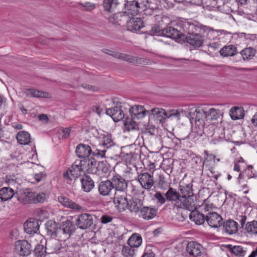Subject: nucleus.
Returning <instances> with one entry per match:
<instances>
[{"label":"nucleus","mask_w":257,"mask_h":257,"mask_svg":"<svg viewBox=\"0 0 257 257\" xmlns=\"http://www.w3.org/2000/svg\"><path fill=\"white\" fill-rule=\"evenodd\" d=\"M113 202L118 207L124 209L128 206V201L126 198V191L114 192Z\"/></svg>","instance_id":"15"},{"label":"nucleus","mask_w":257,"mask_h":257,"mask_svg":"<svg viewBox=\"0 0 257 257\" xmlns=\"http://www.w3.org/2000/svg\"><path fill=\"white\" fill-rule=\"evenodd\" d=\"M97 168V171H101L103 173H107L109 169V165L106 161H104L98 162Z\"/></svg>","instance_id":"57"},{"label":"nucleus","mask_w":257,"mask_h":257,"mask_svg":"<svg viewBox=\"0 0 257 257\" xmlns=\"http://www.w3.org/2000/svg\"><path fill=\"white\" fill-rule=\"evenodd\" d=\"M15 249L20 255L27 256L31 254L32 249L31 244L26 240H19L15 242Z\"/></svg>","instance_id":"10"},{"label":"nucleus","mask_w":257,"mask_h":257,"mask_svg":"<svg viewBox=\"0 0 257 257\" xmlns=\"http://www.w3.org/2000/svg\"><path fill=\"white\" fill-rule=\"evenodd\" d=\"M164 141L167 145V148H173L175 147L176 143H175L174 141L169 138L167 137L165 138Z\"/></svg>","instance_id":"62"},{"label":"nucleus","mask_w":257,"mask_h":257,"mask_svg":"<svg viewBox=\"0 0 257 257\" xmlns=\"http://www.w3.org/2000/svg\"><path fill=\"white\" fill-rule=\"evenodd\" d=\"M47 195L44 193L34 192V203H43L46 199Z\"/></svg>","instance_id":"56"},{"label":"nucleus","mask_w":257,"mask_h":257,"mask_svg":"<svg viewBox=\"0 0 257 257\" xmlns=\"http://www.w3.org/2000/svg\"><path fill=\"white\" fill-rule=\"evenodd\" d=\"M140 3L136 1L133 3L124 4V9L125 13L128 14L131 16L137 15L140 11Z\"/></svg>","instance_id":"37"},{"label":"nucleus","mask_w":257,"mask_h":257,"mask_svg":"<svg viewBox=\"0 0 257 257\" xmlns=\"http://www.w3.org/2000/svg\"><path fill=\"white\" fill-rule=\"evenodd\" d=\"M91 153V147L89 145L84 144H79L75 150L76 156L80 158H87Z\"/></svg>","instance_id":"26"},{"label":"nucleus","mask_w":257,"mask_h":257,"mask_svg":"<svg viewBox=\"0 0 257 257\" xmlns=\"http://www.w3.org/2000/svg\"><path fill=\"white\" fill-rule=\"evenodd\" d=\"M16 194L11 187H4L0 189V199L3 201L11 199L12 197H16Z\"/></svg>","instance_id":"38"},{"label":"nucleus","mask_w":257,"mask_h":257,"mask_svg":"<svg viewBox=\"0 0 257 257\" xmlns=\"http://www.w3.org/2000/svg\"><path fill=\"white\" fill-rule=\"evenodd\" d=\"M174 160L172 158L164 159L162 163V167L168 174L171 173L173 169Z\"/></svg>","instance_id":"51"},{"label":"nucleus","mask_w":257,"mask_h":257,"mask_svg":"<svg viewBox=\"0 0 257 257\" xmlns=\"http://www.w3.org/2000/svg\"><path fill=\"white\" fill-rule=\"evenodd\" d=\"M206 105H202L198 107L192 106L185 111V115L189 118L192 123H195V127H198V124L204 127V119L206 120Z\"/></svg>","instance_id":"2"},{"label":"nucleus","mask_w":257,"mask_h":257,"mask_svg":"<svg viewBox=\"0 0 257 257\" xmlns=\"http://www.w3.org/2000/svg\"><path fill=\"white\" fill-rule=\"evenodd\" d=\"M85 160L76 161L72 166L63 174L65 181L69 184H73L76 179L80 175V173L83 171V162Z\"/></svg>","instance_id":"3"},{"label":"nucleus","mask_w":257,"mask_h":257,"mask_svg":"<svg viewBox=\"0 0 257 257\" xmlns=\"http://www.w3.org/2000/svg\"><path fill=\"white\" fill-rule=\"evenodd\" d=\"M151 33L153 35L163 36L172 39H177L180 35L177 28L171 26L162 28L156 23L152 27Z\"/></svg>","instance_id":"4"},{"label":"nucleus","mask_w":257,"mask_h":257,"mask_svg":"<svg viewBox=\"0 0 257 257\" xmlns=\"http://www.w3.org/2000/svg\"><path fill=\"white\" fill-rule=\"evenodd\" d=\"M126 106L129 107V105L124 103L117 102L115 106L107 109L106 113L111 117L114 121H118L124 118L125 111L123 109H126Z\"/></svg>","instance_id":"5"},{"label":"nucleus","mask_w":257,"mask_h":257,"mask_svg":"<svg viewBox=\"0 0 257 257\" xmlns=\"http://www.w3.org/2000/svg\"><path fill=\"white\" fill-rule=\"evenodd\" d=\"M206 120H216L221 115V112L219 109L214 108H209L206 105Z\"/></svg>","instance_id":"41"},{"label":"nucleus","mask_w":257,"mask_h":257,"mask_svg":"<svg viewBox=\"0 0 257 257\" xmlns=\"http://www.w3.org/2000/svg\"><path fill=\"white\" fill-rule=\"evenodd\" d=\"M238 223L233 220L229 219L223 223V227L226 232L229 234H234L238 231Z\"/></svg>","instance_id":"32"},{"label":"nucleus","mask_w":257,"mask_h":257,"mask_svg":"<svg viewBox=\"0 0 257 257\" xmlns=\"http://www.w3.org/2000/svg\"><path fill=\"white\" fill-rule=\"evenodd\" d=\"M25 93L26 94V95L28 96H31L37 98L50 97V94L48 92L33 88L26 89Z\"/></svg>","instance_id":"40"},{"label":"nucleus","mask_w":257,"mask_h":257,"mask_svg":"<svg viewBox=\"0 0 257 257\" xmlns=\"http://www.w3.org/2000/svg\"><path fill=\"white\" fill-rule=\"evenodd\" d=\"M93 223V216L88 213H82L79 215L76 220V225L82 229L89 228Z\"/></svg>","instance_id":"9"},{"label":"nucleus","mask_w":257,"mask_h":257,"mask_svg":"<svg viewBox=\"0 0 257 257\" xmlns=\"http://www.w3.org/2000/svg\"><path fill=\"white\" fill-rule=\"evenodd\" d=\"M17 200L23 204L34 203V192L31 191H20L16 193Z\"/></svg>","instance_id":"21"},{"label":"nucleus","mask_w":257,"mask_h":257,"mask_svg":"<svg viewBox=\"0 0 257 257\" xmlns=\"http://www.w3.org/2000/svg\"><path fill=\"white\" fill-rule=\"evenodd\" d=\"M159 187L161 189L165 188L166 187L168 186V183L165 181L164 177L162 176H159Z\"/></svg>","instance_id":"60"},{"label":"nucleus","mask_w":257,"mask_h":257,"mask_svg":"<svg viewBox=\"0 0 257 257\" xmlns=\"http://www.w3.org/2000/svg\"><path fill=\"white\" fill-rule=\"evenodd\" d=\"M192 185L188 184L185 186L180 185V196L189 197L193 196L194 193L192 188Z\"/></svg>","instance_id":"47"},{"label":"nucleus","mask_w":257,"mask_h":257,"mask_svg":"<svg viewBox=\"0 0 257 257\" xmlns=\"http://www.w3.org/2000/svg\"><path fill=\"white\" fill-rule=\"evenodd\" d=\"M245 230L250 234L257 233V221L248 222L245 225Z\"/></svg>","instance_id":"52"},{"label":"nucleus","mask_w":257,"mask_h":257,"mask_svg":"<svg viewBox=\"0 0 257 257\" xmlns=\"http://www.w3.org/2000/svg\"><path fill=\"white\" fill-rule=\"evenodd\" d=\"M78 4L81 6V8H83V10L85 11H91L96 7L95 4L90 2H86L85 3H79Z\"/></svg>","instance_id":"58"},{"label":"nucleus","mask_w":257,"mask_h":257,"mask_svg":"<svg viewBox=\"0 0 257 257\" xmlns=\"http://www.w3.org/2000/svg\"><path fill=\"white\" fill-rule=\"evenodd\" d=\"M256 50L251 47H246L240 52L242 60L244 61H250L253 59L256 54Z\"/></svg>","instance_id":"35"},{"label":"nucleus","mask_w":257,"mask_h":257,"mask_svg":"<svg viewBox=\"0 0 257 257\" xmlns=\"http://www.w3.org/2000/svg\"><path fill=\"white\" fill-rule=\"evenodd\" d=\"M30 135L25 131L20 132L17 135V140L21 145H27L30 142Z\"/></svg>","instance_id":"45"},{"label":"nucleus","mask_w":257,"mask_h":257,"mask_svg":"<svg viewBox=\"0 0 257 257\" xmlns=\"http://www.w3.org/2000/svg\"><path fill=\"white\" fill-rule=\"evenodd\" d=\"M202 123L198 124V127H194L193 130L187 136L186 139L196 143L202 136L204 128H203Z\"/></svg>","instance_id":"30"},{"label":"nucleus","mask_w":257,"mask_h":257,"mask_svg":"<svg viewBox=\"0 0 257 257\" xmlns=\"http://www.w3.org/2000/svg\"><path fill=\"white\" fill-rule=\"evenodd\" d=\"M118 0H103V5L105 11L112 12L118 5Z\"/></svg>","instance_id":"46"},{"label":"nucleus","mask_w":257,"mask_h":257,"mask_svg":"<svg viewBox=\"0 0 257 257\" xmlns=\"http://www.w3.org/2000/svg\"><path fill=\"white\" fill-rule=\"evenodd\" d=\"M71 131V128H62L61 130V132L62 133V138H68L70 136V133Z\"/></svg>","instance_id":"64"},{"label":"nucleus","mask_w":257,"mask_h":257,"mask_svg":"<svg viewBox=\"0 0 257 257\" xmlns=\"http://www.w3.org/2000/svg\"><path fill=\"white\" fill-rule=\"evenodd\" d=\"M62 222L60 226V237L63 235L65 238H69L75 231V226L73 222L64 217H61Z\"/></svg>","instance_id":"7"},{"label":"nucleus","mask_w":257,"mask_h":257,"mask_svg":"<svg viewBox=\"0 0 257 257\" xmlns=\"http://www.w3.org/2000/svg\"><path fill=\"white\" fill-rule=\"evenodd\" d=\"M25 231L28 234L36 233L39 228V224L38 220L34 218H30L24 224Z\"/></svg>","instance_id":"27"},{"label":"nucleus","mask_w":257,"mask_h":257,"mask_svg":"<svg viewBox=\"0 0 257 257\" xmlns=\"http://www.w3.org/2000/svg\"><path fill=\"white\" fill-rule=\"evenodd\" d=\"M177 26L179 27L180 30L183 34L189 35L197 31L198 28L196 27L193 24L188 21H181L177 23Z\"/></svg>","instance_id":"18"},{"label":"nucleus","mask_w":257,"mask_h":257,"mask_svg":"<svg viewBox=\"0 0 257 257\" xmlns=\"http://www.w3.org/2000/svg\"><path fill=\"white\" fill-rule=\"evenodd\" d=\"M132 16L128 14L125 13V11L119 12L115 14L114 19L116 23L118 25L123 26L127 25V22H129L130 19Z\"/></svg>","instance_id":"34"},{"label":"nucleus","mask_w":257,"mask_h":257,"mask_svg":"<svg viewBox=\"0 0 257 257\" xmlns=\"http://www.w3.org/2000/svg\"><path fill=\"white\" fill-rule=\"evenodd\" d=\"M149 115L153 116V117L157 118L165 119L172 116L179 117V113L177 111L175 112H166V110L163 108H154L151 110H149Z\"/></svg>","instance_id":"12"},{"label":"nucleus","mask_w":257,"mask_h":257,"mask_svg":"<svg viewBox=\"0 0 257 257\" xmlns=\"http://www.w3.org/2000/svg\"><path fill=\"white\" fill-rule=\"evenodd\" d=\"M154 21L155 23L162 28L165 26L168 27V25L171 22V19L169 17L162 14L155 16Z\"/></svg>","instance_id":"43"},{"label":"nucleus","mask_w":257,"mask_h":257,"mask_svg":"<svg viewBox=\"0 0 257 257\" xmlns=\"http://www.w3.org/2000/svg\"><path fill=\"white\" fill-rule=\"evenodd\" d=\"M199 209L204 210L205 211H208V207L206 204H202L199 208H196L192 211L189 215L190 220L194 221L197 225L202 224L206 220V216L201 212Z\"/></svg>","instance_id":"8"},{"label":"nucleus","mask_w":257,"mask_h":257,"mask_svg":"<svg viewBox=\"0 0 257 257\" xmlns=\"http://www.w3.org/2000/svg\"><path fill=\"white\" fill-rule=\"evenodd\" d=\"M140 212L143 218L146 220H150L157 215L158 210L154 207L144 206L141 209Z\"/></svg>","instance_id":"28"},{"label":"nucleus","mask_w":257,"mask_h":257,"mask_svg":"<svg viewBox=\"0 0 257 257\" xmlns=\"http://www.w3.org/2000/svg\"><path fill=\"white\" fill-rule=\"evenodd\" d=\"M241 108L234 107L230 110V115L233 120H237L243 118L244 114Z\"/></svg>","instance_id":"48"},{"label":"nucleus","mask_w":257,"mask_h":257,"mask_svg":"<svg viewBox=\"0 0 257 257\" xmlns=\"http://www.w3.org/2000/svg\"><path fill=\"white\" fill-rule=\"evenodd\" d=\"M58 200L63 206L74 211H80L83 209V207L81 205L70 200L66 197L59 196L58 197Z\"/></svg>","instance_id":"23"},{"label":"nucleus","mask_w":257,"mask_h":257,"mask_svg":"<svg viewBox=\"0 0 257 257\" xmlns=\"http://www.w3.org/2000/svg\"><path fill=\"white\" fill-rule=\"evenodd\" d=\"M112 183V182L109 180L101 181L98 187L100 195L103 196L109 195L111 191L113 190V186Z\"/></svg>","instance_id":"25"},{"label":"nucleus","mask_w":257,"mask_h":257,"mask_svg":"<svg viewBox=\"0 0 257 257\" xmlns=\"http://www.w3.org/2000/svg\"><path fill=\"white\" fill-rule=\"evenodd\" d=\"M219 53L223 57H231L237 53V49L233 45H225L220 50Z\"/></svg>","instance_id":"33"},{"label":"nucleus","mask_w":257,"mask_h":257,"mask_svg":"<svg viewBox=\"0 0 257 257\" xmlns=\"http://www.w3.org/2000/svg\"><path fill=\"white\" fill-rule=\"evenodd\" d=\"M98 162L93 158H89L87 161V171L88 173L95 174L97 172Z\"/></svg>","instance_id":"49"},{"label":"nucleus","mask_w":257,"mask_h":257,"mask_svg":"<svg viewBox=\"0 0 257 257\" xmlns=\"http://www.w3.org/2000/svg\"><path fill=\"white\" fill-rule=\"evenodd\" d=\"M165 196L167 201L171 202L173 207L177 208V203L180 201L181 197L180 194L177 190L172 187H170L165 193Z\"/></svg>","instance_id":"20"},{"label":"nucleus","mask_w":257,"mask_h":257,"mask_svg":"<svg viewBox=\"0 0 257 257\" xmlns=\"http://www.w3.org/2000/svg\"><path fill=\"white\" fill-rule=\"evenodd\" d=\"M133 247L129 245L128 246H124L122 249V253L123 256L125 257H134L136 250Z\"/></svg>","instance_id":"53"},{"label":"nucleus","mask_w":257,"mask_h":257,"mask_svg":"<svg viewBox=\"0 0 257 257\" xmlns=\"http://www.w3.org/2000/svg\"><path fill=\"white\" fill-rule=\"evenodd\" d=\"M45 226L48 235L52 238L60 237V225L55 221L52 220L47 221Z\"/></svg>","instance_id":"19"},{"label":"nucleus","mask_w":257,"mask_h":257,"mask_svg":"<svg viewBox=\"0 0 257 257\" xmlns=\"http://www.w3.org/2000/svg\"><path fill=\"white\" fill-rule=\"evenodd\" d=\"M206 221L211 227L217 228L222 225V218L218 213L210 212L206 215Z\"/></svg>","instance_id":"17"},{"label":"nucleus","mask_w":257,"mask_h":257,"mask_svg":"<svg viewBox=\"0 0 257 257\" xmlns=\"http://www.w3.org/2000/svg\"><path fill=\"white\" fill-rule=\"evenodd\" d=\"M127 243L131 246L138 247L142 243V237L139 233H133L128 239Z\"/></svg>","instance_id":"42"},{"label":"nucleus","mask_w":257,"mask_h":257,"mask_svg":"<svg viewBox=\"0 0 257 257\" xmlns=\"http://www.w3.org/2000/svg\"><path fill=\"white\" fill-rule=\"evenodd\" d=\"M128 107L131 117L127 116L124 120V127L127 131H139V124L135 119L142 118L147 114L149 115V110H147L142 105H135Z\"/></svg>","instance_id":"1"},{"label":"nucleus","mask_w":257,"mask_h":257,"mask_svg":"<svg viewBox=\"0 0 257 257\" xmlns=\"http://www.w3.org/2000/svg\"><path fill=\"white\" fill-rule=\"evenodd\" d=\"M137 61L134 63V64H139L141 65H147L149 62V60L147 59L136 57Z\"/></svg>","instance_id":"63"},{"label":"nucleus","mask_w":257,"mask_h":257,"mask_svg":"<svg viewBox=\"0 0 257 257\" xmlns=\"http://www.w3.org/2000/svg\"><path fill=\"white\" fill-rule=\"evenodd\" d=\"M186 250L191 256L200 257L202 253V246L200 243L196 241H190L187 244Z\"/></svg>","instance_id":"16"},{"label":"nucleus","mask_w":257,"mask_h":257,"mask_svg":"<svg viewBox=\"0 0 257 257\" xmlns=\"http://www.w3.org/2000/svg\"><path fill=\"white\" fill-rule=\"evenodd\" d=\"M112 185L113 186L114 191H126L127 183L126 180L121 176L116 174L111 179Z\"/></svg>","instance_id":"13"},{"label":"nucleus","mask_w":257,"mask_h":257,"mask_svg":"<svg viewBox=\"0 0 257 257\" xmlns=\"http://www.w3.org/2000/svg\"><path fill=\"white\" fill-rule=\"evenodd\" d=\"M98 148L92 152V154L93 156L99 157V158H103L105 157V154L106 152V148H104L102 147H100V145H98Z\"/></svg>","instance_id":"55"},{"label":"nucleus","mask_w":257,"mask_h":257,"mask_svg":"<svg viewBox=\"0 0 257 257\" xmlns=\"http://www.w3.org/2000/svg\"><path fill=\"white\" fill-rule=\"evenodd\" d=\"M224 247L237 257H244L246 254V250L241 246L226 244Z\"/></svg>","instance_id":"36"},{"label":"nucleus","mask_w":257,"mask_h":257,"mask_svg":"<svg viewBox=\"0 0 257 257\" xmlns=\"http://www.w3.org/2000/svg\"><path fill=\"white\" fill-rule=\"evenodd\" d=\"M178 31L180 35L176 39V40L179 39L180 40L186 42L194 48H198L202 45L204 38L200 34L194 33L189 35H186V34L181 32L180 30Z\"/></svg>","instance_id":"6"},{"label":"nucleus","mask_w":257,"mask_h":257,"mask_svg":"<svg viewBox=\"0 0 257 257\" xmlns=\"http://www.w3.org/2000/svg\"><path fill=\"white\" fill-rule=\"evenodd\" d=\"M111 56L118 58L129 63H133L137 61L136 57L131 56L124 53H120L119 52H112Z\"/></svg>","instance_id":"44"},{"label":"nucleus","mask_w":257,"mask_h":257,"mask_svg":"<svg viewBox=\"0 0 257 257\" xmlns=\"http://www.w3.org/2000/svg\"><path fill=\"white\" fill-rule=\"evenodd\" d=\"M80 181L82 189L86 192H89L94 187V182L88 175L83 176Z\"/></svg>","instance_id":"31"},{"label":"nucleus","mask_w":257,"mask_h":257,"mask_svg":"<svg viewBox=\"0 0 257 257\" xmlns=\"http://www.w3.org/2000/svg\"><path fill=\"white\" fill-rule=\"evenodd\" d=\"M154 199L156 201L157 204L159 205H162L167 201L165 195H163V194L159 191L156 192L154 195Z\"/></svg>","instance_id":"54"},{"label":"nucleus","mask_w":257,"mask_h":257,"mask_svg":"<svg viewBox=\"0 0 257 257\" xmlns=\"http://www.w3.org/2000/svg\"><path fill=\"white\" fill-rule=\"evenodd\" d=\"M180 201L177 203V208H185L187 210L192 211L196 209L195 199L194 196L185 197L181 196Z\"/></svg>","instance_id":"11"},{"label":"nucleus","mask_w":257,"mask_h":257,"mask_svg":"<svg viewBox=\"0 0 257 257\" xmlns=\"http://www.w3.org/2000/svg\"><path fill=\"white\" fill-rule=\"evenodd\" d=\"M144 26V22L141 18L132 16L127 22L126 28L128 31L135 32L139 31Z\"/></svg>","instance_id":"22"},{"label":"nucleus","mask_w":257,"mask_h":257,"mask_svg":"<svg viewBox=\"0 0 257 257\" xmlns=\"http://www.w3.org/2000/svg\"><path fill=\"white\" fill-rule=\"evenodd\" d=\"M98 140L100 147L106 148V150L113 146L114 145L111 135L107 133L100 134L98 137Z\"/></svg>","instance_id":"24"},{"label":"nucleus","mask_w":257,"mask_h":257,"mask_svg":"<svg viewBox=\"0 0 257 257\" xmlns=\"http://www.w3.org/2000/svg\"><path fill=\"white\" fill-rule=\"evenodd\" d=\"M46 245L51 253L59 252L62 248L60 241L55 238L50 239L47 241Z\"/></svg>","instance_id":"39"},{"label":"nucleus","mask_w":257,"mask_h":257,"mask_svg":"<svg viewBox=\"0 0 257 257\" xmlns=\"http://www.w3.org/2000/svg\"><path fill=\"white\" fill-rule=\"evenodd\" d=\"M47 247L43 245L38 244L33 252L36 257H45L47 253Z\"/></svg>","instance_id":"50"},{"label":"nucleus","mask_w":257,"mask_h":257,"mask_svg":"<svg viewBox=\"0 0 257 257\" xmlns=\"http://www.w3.org/2000/svg\"><path fill=\"white\" fill-rule=\"evenodd\" d=\"M113 218L110 215H103L101 217V222L103 224H106L111 222Z\"/></svg>","instance_id":"61"},{"label":"nucleus","mask_w":257,"mask_h":257,"mask_svg":"<svg viewBox=\"0 0 257 257\" xmlns=\"http://www.w3.org/2000/svg\"><path fill=\"white\" fill-rule=\"evenodd\" d=\"M144 201L138 198H133L128 202V209L132 212L137 213L143 207Z\"/></svg>","instance_id":"29"},{"label":"nucleus","mask_w":257,"mask_h":257,"mask_svg":"<svg viewBox=\"0 0 257 257\" xmlns=\"http://www.w3.org/2000/svg\"><path fill=\"white\" fill-rule=\"evenodd\" d=\"M138 181L142 187L147 190H150L154 184V177L148 173H143L138 176Z\"/></svg>","instance_id":"14"},{"label":"nucleus","mask_w":257,"mask_h":257,"mask_svg":"<svg viewBox=\"0 0 257 257\" xmlns=\"http://www.w3.org/2000/svg\"><path fill=\"white\" fill-rule=\"evenodd\" d=\"M17 178L15 175H7L6 177V182L9 186L14 185L16 183Z\"/></svg>","instance_id":"59"}]
</instances>
